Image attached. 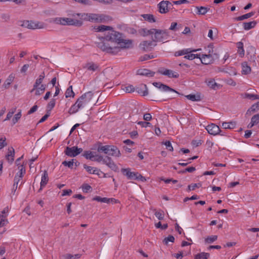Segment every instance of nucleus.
I'll return each instance as SVG.
<instances>
[{"label":"nucleus","instance_id":"obj_32","mask_svg":"<svg viewBox=\"0 0 259 259\" xmlns=\"http://www.w3.org/2000/svg\"><path fill=\"white\" fill-rule=\"evenodd\" d=\"M94 152H92L90 151H85L83 153V156L87 159H90L91 160H94V159L95 157V155L94 154Z\"/></svg>","mask_w":259,"mask_h":259},{"label":"nucleus","instance_id":"obj_23","mask_svg":"<svg viewBox=\"0 0 259 259\" xmlns=\"http://www.w3.org/2000/svg\"><path fill=\"white\" fill-rule=\"evenodd\" d=\"M138 74L143 76H153L155 74L154 72L151 71L147 69H142L138 70Z\"/></svg>","mask_w":259,"mask_h":259},{"label":"nucleus","instance_id":"obj_64","mask_svg":"<svg viewBox=\"0 0 259 259\" xmlns=\"http://www.w3.org/2000/svg\"><path fill=\"white\" fill-rule=\"evenodd\" d=\"M56 104V101L54 99H52L48 104V108L50 109H53Z\"/></svg>","mask_w":259,"mask_h":259},{"label":"nucleus","instance_id":"obj_46","mask_svg":"<svg viewBox=\"0 0 259 259\" xmlns=\"http://www.w3.org/2000/svg\"><path fill=\"white\" fill-rule=\"evenodd\" d=\"M186 97L192 101H198L200 100V98L199 96H196L195 95L190 94L187 95Z\"/></svg>","mask_w":259,"mask_h":259},{"label":"nucleus","instance_id":"obj_13","mask_svg":"<svg viewBox=\"0 0 259 259\" xmlns=\"http://www.w3.org/2000/svg\"><path fill=\"white\" fill-rule=\"evenodd\" d=\"M153 84L155 87L159 88L162 91L173 92L178 94V93L176 90H175L174 89H173L172 88H170L169 87L167 86V85L161 83L160 82H153Z\"/></svg>","mask_w":259,"mask_h":259},{"label":"nucleus","instance_id":"obj_2","mask_svg":"<svg viewBox=\"0 0 259 259\" xmlns=\"http://www.w3.org/2000/svg\"><path fill=\"white\" fill-rule=\"evenodd\" d=\"M93 97L92 92H88L82 95L77 99L75 103L70 108L68 112L70 114H73L77 112L79 110L85 107L91 101Z\"/></svg>","mask_w":259,"mask_h":259},{"label":"nucleus","instance_id":"obj_1","mask_svg":"<svg viewBox=\"0 0 259 259\" xmlns=\"http://www.w3.org/2000/svg\"><path fill=\"white\" fill-rule=\"evenodd\" d=\"M99 39L98 47L109 54H116L121 49L133 48L132 40L125 38L122 33H107L105 37H99Z\"/></svg>","mask_w":259,"mask_h":259},{"label":"nucleus","instance_id":"obj_16","mask_svg":"<svg viewBox=\"0 0 259 259\" xmlns=\"http://www.w3.org/2000/svg\"><path fill=\"white\" fill-rule=\"evenodd\" d=\"M104 164L114 171H116L118 170V166L111 158L109 156H106V161H104Z\"/></svg>","mask_w":259,"mask_h":259},{"label":"nucleus","instance_id":"obj_58","mask_svg":"<svg viewBox=\"0 0 259 259\" xmlns=\"http://www.w3.org/2000/svg\"><path fill=\"white\" fill-rule=\"evenodd\" d=\"M163 144L165 146L166 149L170 151H172L174 150L173 147L170 141H167L163 143Z\"/></svg>","mask_w":259,"mask_h":259},{"label":"nucleus","instance_id":"obj_35","mask_svg":"<svg viewBox=\"0 0 259 259\" xmlns=\"http://www.w3.org/2000/svg\"><path fill=\"white\" fill-rule=\"evenodd\" d=\"M209 256L210 254L208 253L201 252L195 255L194 259H208Z\"/></svg>","mask_w":259,"mask_h":259},{"label":"nucleus","instance_id":"obj_50","mask_svg":"<svg viewBox=\"0 0 259 259\" xmlns=\"http://www.w3.org/2000/svg\"><path fill=\"white\" fill-rule=\"evenodd\" d=\"M18 168L19 169V171L17 174H18V176H21L22 178L23 175L25 174V168L23 164L20 165V166H18Z\"/></svg>","mask_w":259,"mask_h":259},{"label":"nucleus","instance_id":"obj_60","mask_svg":"<svg viewBox=\"0 0 259 259\" xmlns=\"http://www.w3.org/2000/svg\"><path fill=\"white\" fill-rule=\"evenodd\" d=\"M6 138L5 137H2L0 139V150L3 149L4 147L7 145V143L6 142Z\"/></svg>","mask_w":259,"mask_h":259},{"label":"nucleus","instance_id":"obj_9","mask_svg":"<svg viewBox=\"0 0 259 259\" xmlns=\"http://www.w3.org/2000/svg\"><path fill=\"white\" fill-rule=\"evenodd\" d=\"M156 46L152 40H144L139 45V48L144 51H149Z\"/></svg>","mask_w":259,"mask_h":259},{"label":"nucleus","instance_id":"obj_26","mask_svg":"<svg viewBox=\"0 0 259 259\" xmlns=\"http://www.w3.org/2000/svg\"><path fill=\"white\" fill-rule=\"evenodd\" d=\"M259 110V102H256V103L253 104L250 108H249L246 114L248 115H250L253 113Z\"/></svg>","mask_w":259,"mask_h":259},{"label":"nucleus","instance_id":"obj_55","mask_svg":"<svg viewBox=\"0 0 259 259\" xmlns=\"http://www.w3.org/2000/svg\"><path fill=\"white\" fill-rule=\"evenodd\" d=\"M22 178L21 176H18V174L15 175L14 180V188L18 187V183Z\"/></svg>","mask_w":259,"mask_h":259},{"label":"nucleus","instance_id":"obj_44","mask_svg":"<svg viewBox=\"0 0 259 259\" xmlns=\"http://www.w3.org/2000/svg\"><path fill=\"white\" fill-rule=\"evenodd\" d=\"M218 239V236L217 235H212L211 236H208L205 239V242L206 243H212L214 241H216Z\"/></svg>","mask_w":259,"mask_h":259},{"label":"nucleus","instance_id":"obj_54","mask_svg":"<svg viewBox=\"0 0 259 259\" xmlns=\"http://www.w3.org/2000/svg\"><path fill=\"white\" fill-rule=\"evenodd\" d=\"M175 241V237L172 235H169L168 237L165 238L163 240V242L165 244H168V242H174Z\"/></svg>","mask_w":259,"mask_h":259},{"label":"nucleus","instance_id":"obj_7","mask_svg":"<svg viewBox=\"0 0 259 259\" xmlns=\"http://www.w3.org/2000/svg\"><path fill=\"white\" fill-rule=\"evenodd\" d=\"M82 151V148H78L76 146H73L72 147H67L66 148L65 153L67 156L72 157L78 155Z\"/></svg>","mask_w":259,"mask_h":259},{"label":"nucleus","instance_id":"obj_62","mask_svg":"<svg viewBox=\"0 0 259 259\" xmlns=\"http://www.w3.org/2000/svg\"><path fill=\"white\" fill-rule=\"evenodd\" d=\"M62 164L64 166H68V167L72 168L73 165V160L69 161H64L62 162Z\"/></svg>","mask_w":259,"mask_h":259},{"label":"nucleus","instance_id":"obj_34","mask_svg":"<svg viewBox=\"0 0 259 259\" xmlns=\"http://www.w3.org/2000/svg\"><path fill=\"white\" fill-rule=\"evenodd\" d=\"M207 85L212 89H215V87L218 85L217 83L215 81L214 79H208L205 80Z\"/></svg>","mask_w":259,"mask_h":259},{"label":"nucleus","instance_id":"obj_24","mask_svg":"<svg viewBox=\"0 0 259 259\" xmlns=\"http://www.w3.org/2000/svg\"><path fill=\"white\" fill-rule=\"evenodd\" d=\"M14 78H15V75L13 73L10 74L9 75V76L8 77V78H7V79L5 80V81L3 84V87L5 89H8L9 88L10 84L14 81Z\"/></svg>","mask_w":259,"mask_h":259},{"label":"nucleus","instance_id":"obj_12","mask_svg":"<svg viewBox=\"0 0 259 259\" xmlns=\"http://www.w3.org/2000/svg\"><path fill=\"white\" fill-rule=\"evenodd\" d=\"M159 72L160 74L167 76L170 78H178L179 76V75L177 72L169 69H162L159 70Z\"/></svg>","mask_w":259,"mask_h":259},{"label":"nucleus","instance_id":"obj_17","mask_svg":"<svg viewBox=\"0 0 259 259\" xmlns=\"http://www.w3.org/2000/svg\"><path fill=\"white\" fill-rule=\"evenodd\" d=\"M94 30L97 32H104L106 31H110L112 32H116L113 30V28L112 27L103 25L95 26L94 28Z\"/></svg>","mask_w":259,"mask_h":259},{"label":"nucleus","instance_id":"obj_27","mask_svg":"<svg viewBox=\"0 0 259 259\" xmlns=\"http://www.w3.org/2000/svg\"><path fill=\"white\" fill-rule=\"evenodd\" d=\"M83 68L90 71H95L98 68V65L93 62H89L85 64Z\"/></svg>","mask_w":259,"mask_h":259},{"label":"nucleus","instance_id":"obj_37","mask_svg":"<svg viewBox=\"0 0 259 259\" xmlns=\"http://www.w3.org/2000/svg\"><path fill=\"white\" fill-rule=\"evenodd\" d=\"M225 73L229 74L230 75H236L237 74V71L233 67H228L225 68Z\"/></svg>","mask_w":259,"mask_h":259},{"label":"nucleus","instance_id":"obj_47","mask_svg":"<svg viewBox=\"0 0 259 259\" xmlns=\"http://www.w3.org/2000/svg\"><path fill=\"white\" fill-rule=\"evenodd\" d=\"M178 27H181V25L180 24L178 25L177 22H174L171 23L169 29L174 31H178L179 30V28Z\"/></svg>","mask_w":259,"mask_h":259},{"label":"nucleus","instance_id":"obj_3","mask_svg":"<svg viewBox=\"0 0 259 259\" xmlns=\"http://www.w3.org/2000/svg\"><path fill=\"white\" fill-rule=\"evenodd\" d=\"M72 16L74 17L77 16L86 21L98 23H106L112 20V19L110 16L104 14L94 13H76L73 14Z\"/></svg>","mask_w":259,"mask_h":259},{"label":"nucleus","instance_id":"obj_63","mask_svg":"<svg viewBox=\"0 0 259 259\" xmlns=\"http://www.w3.org/2000/svg\"><path fill=\"white\" fill-rule=\"evenodd\" d=\"M138 124L143 127H146L147 126H150L151 125V124L150 122H146V121H139L138 122Z\"/></svg>","mask_w":259,"mask_h":259},{"label":"nucleus","instance_id":"obj_48","mask_svg":"<svg viewBox=\"0 0 259 259\" xmlns=\"http://www.w3.org/2000/svg\"><path fill=\"white\" fill-rule=\"evenodd\" d=\"M94 161H96L98 162H102L104 164V161H106V156L103 157L100 155H96L94 159Z\"/></svg>","mask_w":259,"mask_h":259},{"label":"nucleus","instance_id":"obj_10","mask_svg":"<svg viewBox=\"0 0 259 259\" xmlns=\"http://www.w3.org/2000/svg\"><path fill=\"white\" fill-rule=\"evenodd\" d=\"M201 63L205 65L212 64L214 60V56L212 54H200V58Z\"/></svg>","mask_w":259,"mask_h":259},{"label":"nucleus","instance_id":"obj_40","mask_svg":"<svg viewBox=\"0 0 259 259\" xmlns=\"http://www.w3.org/2000/svg\"><path fill=\"white\" fill-rule=\"evenodd\" d=\"M8 223L6 214H0V227H3Z\"/></svg>","mask_w":259,"mask_h":259},{"label":"nucleus","instance_id":"obj_38","mask_svg":"<svg viewBox=\"0 0 259 259\" xmlns=\"http://www.w3.org/2000/svg\"><path fill=\"white\" fill-rule=\"evenodd\" d=\"M184 58L186 59L192 60L195 58H200V54H194L192 53H189L187 54H185Z\"/></svg>","mask_w":259,"mask_h":259},{"label":"nucleus","instance_id":"obj_41","mask_svg":"<svg viewBox=\"0 0 259 259\" xmlns=\"http://www.w3.org/2000/svg\"><path fill=\"white\" fill-rule=\"evenodd\" d=\"M75 94L72 90V86H70L66 91L65 97L66 98L74 97Z\"/></svg>","mask_w":259,"mask_h":259},{"label":"nucleus","instance_id":"obj_22","mask_svg":"<svg viewBox=\"0 0 259 259\" xmlns=\"http://www.w3.org/2000/svg\"><path fill=\"white\" fill-rule=\"evenodd\" d=\"M109 147V153H108L109 155L116 157H119L120 156V151L116 146L110 145Z\"/></svg>","mask_w":259,"mask_h":259},{"label":"nucleus","instance_id":"obj_43","mask_svg":"<svg viewBox=\"0 0 259 259\" xmlns=\"http://www.w3.org/2000/svg\"><path fill=\"white\" fill-rule=\"evenodd\" d=\"M154 211L155 215L158 220H162L163 219L164 217V212L163 210H160L159 211H157L155 209Z\"/></svg>","mask_w":259,"mask_h":259},{"label":"nucleus","instance_id":"obj_18","mask_svg":"<svg viewBox=\"0 0 259 259\" xmlns=\"http://www.w3.org/2000/svg\"><path fill=\"white\" fill-rule=\"evenodd\" d=\"M200 50H201V49H193L191 48L185 49H183L182 50H180V51L176 52L175 53V56H182V55H185V54H187L189 53L196 52Z\"/></svg>","mask_w":259,"mask_h":259},{"label":"nucleus","instance_id":"obj_19","mask_svg":"<svg viewBox=\"0 0 259 259\" xmlns=\"http://www.w3.org/2000/svg\"><path fill=\"white\" fill-rule=\"evenodd\" d=\"M49 181V177H48V174L47 170H45L44 171V173L41 176V182H40V188L38 190L39 192H40L43 188H44L46 185L47 184Z\"/></svg>","mask_w":259,"mask_h":259},{"label":"nucleus","instance_id":"obj_42","mask_svg":"<svg viewBox=\"0 0 259 259\" xmlns=\"http://www.w3.org/2000/svg\"><path fill=\"white\" fill-rule=\"evenodd\" d=\"M254 15L253 12H250L247 14L243 15L241 16H239L236 18V19L238 21H241L244 19H247L251 17H252Z\"/></svg>","mask_w":259,"mask_h":259},{"label":"nucleus","instance_id":"obj_25","mask_svg":"<svg viewBox=\"0 0 259 259\" xmlns=\"http://www.w3.org/2000/svg\"><path fill=\"white\" fill-rule=\"evenodd\" d=\"M242 71L241 73L242 74H248L251 72V67L248 65L246 62H243L241 64Z\"/></svg>","mask_w":259,"mask_h":259},{"label":"nucleus","instance_id":"obj_29","mask_svg":"<svg viewBox=\"0 0 259 259\" xmlns=\"http://www.w3.org/2000/svg\"><path fill=\"white\" fill-rule=\"evenodd\" d=\"M256 24L255 21H252L249 22H245L243 23V27L245 30H249V29L253 28Z\"/></svg>","mask_w":259,"mask_h":259},{"label":"nucleus","instance_id":"obj_28","mask_svg":"<svg viewBox=\"0 0 259 259\" xmlns=\"http://www.w3.org/2000/svg\"><path fill=\"white\" fill-rule=\"evenodd\" d=\"M237 53L240 57H243L245 54V51L243 48V44L240 41L237 43Z\"/></svg>","mask_w":259,"mask_h":259},{"label":"nucleus","instance_id":"obj_57","mask_svg":"<svg viewBox=\"0 0 259 259\" xmlns=\"http://www.w3.org/2000/svg\"><path fill=\"white\" fill-rule=\"evenodd\" d=\"M251 121L253 124H256L259 122V114H257L253 116L251 119Z\"/></svg>","mask_w":259,"mask_h":259},{"label":"nucleus","instance_id":"obj_8","mask_svg":"<svg viewBox=\"0 0 259 259\" xmlns=\"http://www.w3.org/2000/svg\"><path fill=\"white\" fill-rule=\"evenodd\" d=\"M158 6L159 12L161 14H165L168 12L172 5L169 1H163L159 3Z\"/></svg>","mask_w":259,"mask_h":259},{"label":"nucleus","instance_id":"obj_21","mask_svg":"<svg viewBox=\"0 0 259 259\" xmlns=\"http://www.w3.org/2000/svg\"><path fill=\"white\" fill-rule=\"evenodd\" d=\"M136 91L143 96L148 95V92L147 85L144 84H141L136 89Z\"/></svg>","mask_w":259,"mask_h":259},{"label":"nucleus","instance_id":"obj_59","mask_svg":"<svg viewBox=\"0 0 259 259\" xmlns=\"http://www.w3.org/2000/svg\"><path fill=\"white\" fill-rule=\"evenodd\" d=\"M83 167H84V169H85V170L89 174H94V173L93 172V171H94L95 170V169L96 168V167L90 166H88V165H87L86 164H84L83 165Z\"/></svg>","mask_w":259,"mask_h":259},{"label":"nucleus","instance_id":"obj_11","mask_svg":"<svg viewBox=\"0 0 259 259\" xmlns=\"http://www.w3.org/2000/svg\"><path fill=\"white\" fill-rule=\"evenodd\" d=\"M205 129L209 134L214 136L220 134L221 132L219 126L213 123L208 124Z\"/></svg>","mask_w":259,"mask_h":259},{"label":"nucleus","instance_id":"obj_20","mask_svg":"<svg viewBox=\"0 0 259 259\" xmlns=\"http://www.w3.org/2000/svg\"><path fill=\"white\" fill-rule=\"evenodd\" d=\"M46 87L45 84H41L39 86H37L36 88H35L34 85H33V89L30 91V92L32 93L35 91V95L36 96H39L44 93L46 90Z\"/></svg>","mask_w":259,"mask_h":259},{"label":"nucleus","instance_id":"obj_52","mask_svg":"<svg viewBox=\"0 0 259 259\" xmlns=\"http://www.w3.org/2000/svg\"><path fill=\"white\" fill-rule=\"evenodd\" d=\"M155 56L153 55L145 54L143 56H141L140 58L141 61H146L150 59L154 58Z\"/></svg>","mask_w":259,"mask_h":259},{"label":"nucleus","instance_id":"obj_4","mask_svg":"<svg viewBox=\"0 0 259 259\" xmlns=\"http://www.w3.org/2000/svg\"><path fill=\"white\" fill-rule=\"evenodd\" d=\"M53 21L57 24L63 25H80L81 23L80 21L69 18L57 17L53 20Z\"/></svg>","mask_w":259,"mask_h":259},{"label":"nucleus","instance_id":"obj_31","mask_svg":"<svg viewBox=\"0 0 259 259\" xmlns=\"http://www.w3.org/2000/svg\"><path fill=\"white\" fill-rule=\"evenodd\" d=\"M236 122L234 121L224 122L222 123V126L225 129H233L236 126Z\"/></svg>","mask_w":259,"mask_h":259},{"label":"nucleus","instance_id":"obj_56","mask_svg":"<svg viewBox=\"0 0 259 259\" xmlns=\"http://www.w3.org/2000/svg\"><path fill=\"white\" fill-rule=\"evenodd\" d=\"M92 189L91 186L87 184H84L82 186V190L83 192L87 193L89 191H91Z\"/></svg>","mask_w":259,"mask_h":259},{"label":"nucleus","instance_id":"obj_45","mask_svg":"<svg viewBox=\"0 0 259 259\" xmlns=\"http://www.w3.org/2000/svg\"><path fill=\"white\" fill-rule=\"evenodd\" d=\"M197 9L198 10L197 14L199 15H204L208 10L207 8L204 7H197Z\"/></svg>","mask_w":259,"mask_h":259},{"label":"nucleus","instance_id":"obj_15","mask_svg":"<svg viewBox=\"0 0 259 259\" xmlns=\"http://www.w3.org/2000/svg\"><path fill=\"white\" fill-rule=\"evenodd\" d=\"M14 149L13 147H9L8 149L7 154L6 155V159L10 164L13 163L14 160Z\"/></svg>","mask_w":259,"mask_h":259},{"label":"nucleus","instance_id":"obj_51","mask_svg":"<svg viewBox=\"0 0 259 259\" xmlns=\"http://www.w3.org/2000/svg\"><path fill=\"white\" fill-rule=\"evenodd\" d=\"M21 111L20 110L18 113L15 115L14 117L12 119L13 124H15L18 122L21 117Z\"/></svg>","mask_w":259,"mask_h":259},{"label":"nucleus","instance_id":"obj_5","mask_svg":"<svg viewBox=\"0 0 259 259\" xmlns=\"http://www.w3.org/2000/svg\"><path fill=\"white\" fill-rule=\"evenodd\" d=\"M19 25L31 29H42L45 27V25L44 23L32 20H24L21 21Z\"/></svg>","mask_w":259,"mask_h":259},{"label":"nucleus","instance_id":"obj_61","mask_svg":"<svg viewBox=\"0 0 259 259\" xmlns=\"http://www.w3.org/2000/svg\"><path fill=\"white\" fill-rule=\"evenodd\" d=\"M201 185L200 184H192L188 187V191L194 190L196 188H199Z\"/></svg>","mask_w":259,"mask_h":259},{"label":"nucleus","instance_id":"obj_33","mask_svg":"<svg viewBox=\"0 0 259 259\" xmlns=\"http://www.w3.org/2000/svg\"><path fill=\"white\" fill-rule=\"evenodd\" d=\"M243 97L244 98H247L251 100H255L259 99V95L257 94H249L247 93H245L243 95Z\"/></svg>","mask_w":259,"mask_h":259},{"label":"nucleus","instance_id":"obj_14","mask_svg":"<svg viewBox=\"0 0 259 259\" xmlns=\"http://www.w3.org/2000/svg\"><path fill=\"white\" fill-rule=\"evenodd\" d=\"M121 171L128 180H135L137 172H132L130 168H122Z\"/></svg>","mask_w":259,"mask_h":259},{"label":"nucleus","instance_id":"obj_53","mask_svg":"<svg viewBox=\"0 0 259 259\" xmlns=\"http://www.w3.org/2000/svg\"><path fill=\"white\" fill-rule=\"evenodd\" d=\"M207 50H208V54H212L214 56V57L215 58H218V56L217 54L214 53L213 54V45L212 44H210L207 46Z\"/></svg>","mask_w":259,"mask_h":259},{"label":"nucleus","instance_id":"obj_6","mask_svg":"<svg viewBox=\"0 0 259 259\" xmlns=\"http://www.w3.org/2000/svg\"><path fill=\"white\" fill-rule=\"evenodd\" d=\"M144 36H147L151 38L155 44L156 42H166L168 41L169 37L168 33H147V35Z\"/></svg>","mask_w":259,"mask_h":259},{"label":"nucleus","instance_id":"obj_36","mask_svg":"<svg viewBox=\"0 0 259 259\" xmlns=\"http://www.w3.org/2000/svg\"><path fill=\"white\" fill-rule=\"evenodd\" d=\"M110 145L100 146L98 147L97 150L98 152H102L105 154H108L109 153V149Z\"/></svg>","mask_w":259,"mask_h":259},{"label":"nucleus","instance_id":"obj_49","mask_svg":"<svg viewBox=\"0 0 259 259\" xmlns=\"http://www.w3.org/2000/svg\"><path fill=\"white\" fill-rule=\"evenodd\" d=\"M123 90L125 91V92L130 93L134 92L136 90V89L133 85L129 84L126 87H124V88H123Z\"/></svg>","mask_w":259,"mask_h":259},{"label":"nucleus","instance_id":"obj_30","mask_svg":"<svg viewBox=\"0 0 259 259\" xmlns=\"http://www.w3.org/2000/svg\"><path fill=\"white\" fill-rule=\"evenodd\" d=\"M45 77V73L44 72L41 73V74L39 75L38 77L36 79L33 85H34V88H36L37 86H39L42 84V81Z\"/></svg>","mask_w":259,"mask_h":259},{"label":"nucleus","instance_id":"obj_39","mask_svg":"<svg viewBox=\"0 0 259 259\" xmlns=\"http://www.w3.org/2000/svg\"><path fill=\"white\" fill-rule=\"evenodd\" d=\"M142 17L145 20L149 22H154L155 21L154 16L152 14H144L142 15Z\"/></svg>","mask_w":259,"mask_h":259}]
</instances>
